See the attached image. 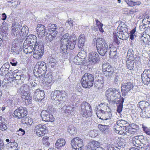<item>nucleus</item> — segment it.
I'll list each match as a JSON object with an SVG mask.
<instances>
[{
    "label": "nucleus",
    "mask_w": 150,
    "mask_h": 150,
    "mask_svg": "<svg viewBox=\"0 0 150 150\" xmlns=\"http://www.w3.org/2000/svg\"><path fill=\"white\" fill-rule=\"evenodd\" d=\"M71 37L69 34L66 33L61 39V49L64 53L67 52V50H72L75 47L76 41L73 40V42L70 41Z\"/></svg>",
    "instance_id": "nucleus-1"
},
{
    "label": "nucleus",
    "mask_w": 150,
    "mask_h": 150,
    "mask_svg": "<svg viewBox=\"0 0 150 150\" xmlns=\"http://www.w3.org/2000/svg\"><path fill=\"white\" fill-rule=\"evenodd\" d=\"M51 95L52 99L54 100L58 104L60 105L64 103H65L68 100L67 93L63 90H55L52 91Z\"/></svg>",
    "instance_id": "nucleus-2"
},
{
    "label": "nucleus",
    "mask_w": 150,
    "mask_h": 150,
    "mask_svg": "<svg viewBox=\"0 0 150 150\" xmlns=\"http://www.w3.org/2000/svg\"><path fill=\"white\" fill-rule=\"evenodd\" d=\"M96 47L100 55L104 56L107 55L108 45L104 38H100L97 39Z\"/></svg>",
    "instance_id": "nucleus-3"
},
{
    "label": "nucleus",
    "mask_w": 150,
    "mask_h": 150,
    "mask_svg": "<svg viewBox=\"0 0 150 150\" xmlns=\"http://www.w3.org/2000/svg\"><path fill=\"white\" fill-rule=\"evenodd\" d=\"M93 75L89 73H86L81 80L82 86L84 88H90L93 86L94 82Z\"/></svg>",
    "instance_id": "nucleus-4"
},
{
    "label": "nucleus",
    "mask_w": 150,
    "mask_h": 150,
    "mask_svg": "<svg viewBox=\"0 0 150 150\" xmlns=\"http://www.w3.org/2000/svg\"><path fill=\"white\" fill-rule=\"evenodd\" d=\"M47 70L46 65L43 62H38L34 70V75L37 77H40Z\"/></svg>",
    "instance_id": "nucleus-5"
},
{
    "label": "nucleus",
    "mask_w": 150,
    "mask_h": 150,
    "mask_svg": "<svg viewBox=\"0 0 150 150\" xmlns=\"http://www.w3.org/2000/svg\"><path fill=\"white\" fill-rule=\"evenodd\" d=\"M105 95L109 101L113 100L114 98L117 100L121 97L120 90L114 88H108L106 91Z\"/></svg>",
    "instance_id": "nucleus-6"
},
{
    "label": "nucleus",
    "mask_w": 150,
    "mask_h": 150,
    "mask_svg": "<svg viewBox=\"0 0 150 150\" xmlns=\"http://www.w3.org/2000/svg\"><path fill=\"white\" fill-rule=\"evenodd\" d=\"M81 113L83 117L87 118L92 115V109L89 103L85 101L83 102L81 104Z\"/></svg>",
    "instance_id": "nucleus-7"
},
{
    "label": "nucleus",
    "mask_w": 150,
    "mask_h": 150,
    "mask_svg": "<svg viewBox=\"0 0 150 150\" xmlns=\"http://www.w3.org/2000/svg\"><path fill=\"white\" fill-rule=\"evenodd\" d=\"M71 144L73 150H82L83 148V141L79 137L73 139Z\"/></svg>",
    "instance_id": "nucleus-8"
},
{
    "label": "nucleus",
    "mask_w": 150,
    "mask_h": 150,
    "mask_svg": "<svg viewBox=\"0 0 150 150\" xmlns=\"http://www.w3.org/2000/svg\"><path fill=\"white\" fill-rule=\"evenodd\" d=\"M28 114L27 108L21 106L16 109L14 112V117L18 119H21L26 117Z\"/></svg>",
    "instance_id": "nucleus-9"
},
{
    "label": "nucleus",
    "mask_w": 150,
    "mask_h": 150,
    "mask_svg": "<svg viewBox=\"0 0 150 150\" xmlns=\"http://www.w3.org/2000/svg\"><path fill=\"white\" fill-rule=\"evenodd\" d=\"M102 67L105 76L108 79H111L113 73V68L108 63L103 64Z\"/></svg>",
    "instance_id": "nucleus-10"
},
{
    "label": "nucleus",
    "mask_w": 150,
    "mask_h": 150,
    "mask_svg": "<svg viewBox=\"0 0 150 150\" xmlns=\"http://www.w3.org/2000/svg\"><path fill=\"white\" fill-rule=\"evenodd\" d=\"M99 119L105 121L111 119L112 114L110 111H105L102 109L98 111L96 113Z\"/></svg>",
    "instance_id": "nucleus-11"
},
{
    "label": "nucleus",
    "mask_w": 150,
    "mask_h": 150,
    "mask_svg": "<svg viewBox=\"0 0 150 150\" xmlns=\"http://www.w3.org/2000/svg\"><path fill=\"white\" fill-rule=\"evenodd\" d=\"M21 25L16 23H13L12 26V30L11 31L12 36L14 38H20V28Z\"/></svg>",
    "instance_id": "nucleus-12"
},
{
    "label": "nucleus",
    "mask_w": 150,
    "mask_h": 150,
    "mask_svg": "<svg viewBox=\"0 0 150 150\" xmlns=\"http://www.w3.org/2000/svg\"><path fill=\"white\" fill-rule=\"evenodd\" d=\"M40 115L42 120L45 121L52 122L54 120V118L52 114L46 110H42Z\"/></svg>",
    "instance_id": "nucleus-13"
},
{
    "label": "nucleus",
    "mask_w": 150,
    "mask_h": 150,
    "mask_svg": "<svg viewBox=\"0 0 150 150\" xmlns=\"http://www.w3.org/2000/svg\"><path fill=\"white\" fill-rule=\"evenodd\" d=\"M88 60L92 64H95L99 61V57L97 53L95 52H90L88 57Z\"/></svg>",
    "instance_id": "nucleus-14"
},
{
    "label": "nucleus",
    "mask_w": 150,
    "mask_h": 150,
    "mask_svg": "<svg viewBox=\"0 0 150 150\" xmlns=\"http://www.w3.org/2000/svg\"><path fill=\"white\" fill-rule=\"evenodd\" d=\"M44 91L39 89H36L34 92L33 98L36 101H41L44 97Z\"/></svg>",
    "instance_id": "nucleus-15"
},
{
    "label": "nucleus",
    "mask_w": 150,
    "mask_h": 150,
    "mask_svg": "<svg viewBox=\"0 0 150 150\" xmlns=\"http://www.w3.org/2000/svg\"><path fill=\"white\" fill-rule=\"evenodd\" d=\"M47 127L45 125L39 124L36 126L35 127L36 133L39 136H43L46 133Z\"/></svg>",
    "instance_id": "nucleus-16"
},
{
    "label": "nucleus",
    "mask_w": 150,
    "mask_h": 150,
    "mask_svg": "<svg viewBox=\"0 0 150 150\" xmlns=\"http://www.w3.org/2000/svg\"><path fill=\"white\" fill-rule=\"evenodd\" d=\"M20 40L21 41L23 40L27 36L28 31V28L25 25L22 27L21 25V27L20 28Z\"/></svg>",
    "instance_id": "nucleus-17"
},
{
    "label": "nucleus",
    "mask_w": 150,
    "mask_h": 150,
    "mask_svg": "<svg viewBox=\"0 0 150 150\" xmlns=\"http://www.w3.org/2000/svg\"><path fill=\"white\" fill-rule=\"evenodd\" d=\"M133 86L132 83L129 82L127 83H124L122 84L121 86V91L123 94H125L129 91Z\"/></svg>",
    "instance_id": "nucleus-18"
},
{
    "label": "nucleus",
    "mask_w": 150,
    "mask_h": 150,
    "mask_svg": "<svg viewBox=\"0 0 150 150\" xmlns=\"http://www.w3.org/2000/svg\"><path fill=\"white\" fill-rule=\"evenodd\" d=\"M38 34L40 37H43L45 36L47 33V29L44 25L38 24L37 25L36 28Z\"/></svg>",
    "instance_id": "nucleus-19"
},
{
    "label": "nucleus",
    "mask_w": 150,
    "mask_h": 150,
    "mask_svg": "<svg viewBox=\"0 0 150 150\" xmlns=\"http://www.w3.org/2000/svg\"><path fill=\"white\" fill-rule=\"evenodd\" d=\"M124 99L123 98H120L116 100L115 99L113 103H116L117 105V111L118 113H120L122 111L123 108V103L124 102Z\"/></svg>",
    "instance_id": "nucleus-20"
},
{
    "label": "nucleus",
    "mask_w": 150,
    "mask_h": 150,
    "mask_svg": "<svg viewBox=\"0 0 150 150\" xmlns=\"http://www.w3.org/2000/svg\"><path fill=\"white\" fill-rule=\"evenodd\" d=\"M100 145L99 142L93 140L88 144L87 148L88 150H96L98 147H101Z\"/></svg>",
    "instance_id": "nucleus-21"
},
{
    "label": "nucleus",
    "mask_w": 150,
    "mask_h": 150,
    "mask_svg": "<svg viewBox=\"0 0 150 150\" xmlns=\"http://www.w3.org/2000/svg\"><path fill=\"white\" fill-rule=\"evenodd\" d=\"M52 76L51 73H48L45 76L42 80V82L45 83L47 86L51 85L52 83Z\"/></svg>",
    "instance_id": "nucleus-22"
},
{
    "label": "nucleus",
    "mask_w": 150,
    "mask_h": 150,
    "mask_svg": "<svg viewBox=\"0 0 150 150\" xmlns=\"http://www.w3.org/2000/svg\"><path fill=\"white\" fill-rule=\"evenodd\" d=\"M10 65L8 63H5L3 64L0 69V74L2 76H4L10 73L9 71H8L10 68Z\"/></svg>",
    "instance_id": "nucleus-23"
},
{
    "label": "nucleus",
    "mask_w": 150,
    "mask_h": 150,
    "mask_svg": "<svg viewBox=\"0 0 150 150\" xmlns=\"http://www.w3.org/2000/svg\"><path fill=\"white\" fill-rule=\"evenodd\" d=\"M97 77V79H96L95 81L94 86L95 87L98 89L100 88L103 86V77L99 76L98 75Z\"/></svg>",
    "instance_id": "nucleus-24"
},
{
    "label": "nucleus",
    "mask_w": 150,
    "mask_h": 150,
    "mask_svg": "<svg viewBox=\"0 0 150 150\" xmlns=\"http://www.w3.org/2000/svg\"><path fill=\"white\" fill-rule=\"evenodd\" d=\"M22 95V98L26 105H28L31 103V98L28 93H25Z\"/></svg>",
    "instance_id": "nucleus-25"
},
{
    "label": "nucleus",
    "mask_w": 150,
    "mask_h": 150,
    "mask_svg": "<svg viewBox=\"0 0 150 150\" xmlns=\"http://www.w3.org/2000/svg\"><path fill=\"white\" fill-rule=\"evenodd\" d=\"M27 38L29 41L30 44L34 46L37 43V38L36 36L33 35H30L27 37Z\"/></svg>",
    "instance_id": "nucleus-26"
},
{
    "label": "nucleus",
    "mask_w": 150,
    "mask_h": 150,
    "mask_svg": "<svg viewBox=\"0 0 150 150\" xmlns=\"http://www.w3.org/2000/svg\"><path fill=\"white\" fill-rule=\"evenodd\" d=\"M78 40V46L79 48H81L84 46L86 41L84 35L81 34L79 36Z\"/></svg>",
    "instance_id": "nucleus-27"
},
{
    "label": "nucleus",
    "mask_w": 150,
    "mask_h": 150,
    "mask_svg": "<svg viewBox=\"0 0 150 150\" xmlns=\"http://www.w3.org/2000/svg\"><path fill=\"white\" fill-rule=\"evenodd\" d=\"M8 128L6 121L4 118L0 116V129L4 131Z\"/></svg>",
    "instance_id": "nucleus-28"
},
{
    "label": "nucleus",
    "mask_w": 150,
    "mask_h": 150,
    "mask_svg": "<svg viewBox=\"0 0 150 150\" xmlns=\"http://www.w3.org/2000/svg\"><path fill=\"white\" fill-rule=\"evenodd\" d=\"M22 50L20 45H12L11 52L14 55H16L19 54V52Z\"/></svg>",
    "instance_id": "nucleus-29"
},
{
    "label": "nucleus",
    "mask_w": 150,
    "mask_h": 150,
    "mask_svg": "<svg viewBox=\"0 0 150 150\" xmlns=\"http://www.w3.org/2000/svg\"><path fill=\"white\" fill-rule=\"evenodd\" d=\"M66 142L64 139H57L55 144V147L57 149H59L65 144Z\"/></svg>",
    "instance_id": "nucleus-30"
},
{
    "label": "nucleus",
    "mask_w": 150,
    "mask_h": 150,
    "mask_svg": "<svg viewBox=\"0 0 150 150\" xmlns=\"http://www.w3.org/2000/svg\"><path fill=\"white\" fill-rule=\"evenodd\" d=\"M98 127L100 131L105 134H107L109 133V128L108 126L99 124Z\"/></svg>",
    "instance_id": "nucleus-31"
},
{
    "label": "nucleus",
    "mask_w": 150,
    "mask_h": 150,
    "mask_svg": "<svg viewBox=\"0 0 150 150\" xmlns=\"http://www.w3.org/2000/svg\"><path fill=\"white\" fill-rule=\"evenodd\" d=\"M127 57V59L134 60L135 58L137 57V55H134V52L133 50L130 49L128 51Z\"/></svg>",
    "instance_id": "nucleus-32"
},
{
    "label": "nucleus",
    "mask_w": 150,
    "mask_h": 150,
    "mask_svg": "<svg viewBox=\"0 0 150 150\" xmlns=\"http://www.w3.org/2000/svg\"><path fill=\"white\" fill-rule=\"evenodd\" d=\"M127 68L130 70H132L135 66V63L134 60L127 59L126 61Z\"/></svg>",
    "instance_id": "nucleus-33"
},
{
    "label": "nucleus",
    "mask_w": 150,
    "mask_h": 150,
    "mask_svg": "<svg viewBox=\"0 0 150 150\" xmlns=\"http://www.w3.org/2000/svg\"><path fill=\"white\" fill-rule=\"evenodd\" d=\"M51 25L53 28L50 29L49 30V33L51 34L53 37H55L58 33L57 28L56 27L57 26L55 25V24H53Z\"/></svg>",
    "instance_id": "nucleus-34"
},
{
    "label": "nucleus",
    "mask_w": 150,
    "mask_h": 150,
    "mask_svg": "<svg viewBox=\"0 0 150 150\" xmlns=\"http://www.w3.org/2000/svg\"><path fill=\"white\" fill-rule=\"evenodd\" d=\"M43 52L34 49L33 54V57L37 59H41L43 55Z\"/></svg>",
    "instance_id": "nucleus-35"
},
{
    "label": "nucleus",
    "mask_w": 150,
    "mask_h": 150,
    "mask_svg": "<svg viewBox=\"0 0 150 150\" xmlns=\"http://www.w3.org/2000/svg\"><path fill=\"white\" fill-rule=\"evenodd\" d=\"M115 131L117 133L120 134H123V131L124 129H122V127H120L119 125L117 123L114 125L113 127Z\"/></svg>",
    "instance_id": "nucleus-36"
},
{
    "label": "nucleus",
    "mask_w": 150,
    "mask_h": 150,
    "mask_svg": "<svg viewBox=\"0 0 150 150\" xmlns=\"http://www.w3.org/2000/svg\"><path fill=\"white\" fill-rule=\"evenodd\" d=\"M67 132L71 135H74L77 133L76 128L73 125L69 126L67 129Z\"/></svg>",
    "instance_id": "nucleus-37"
},
{
    "label": "nucleus",
    "mask_w": 150,
    "mask_h": 150,
    "mask_svg": "<svg viewBox=\"0 0 150 150\" xmlns=\"http://www.w3.org/2000/svg\"><path fill=\"white\" fill-rule=\"evenodd\" d=\"M35 49H34L37 50H39L40 52H44V49L43 44L38 41L37 44L34 46Z\"/></svg>",
    "instance_id": "nucleus-38"
},
{
    "label": "nucleus",
    "mask_w": 150,
    "mask_h": 150,
    "mask_svg": "<svg viewBox=\"0 0 150 150\" xmlns=\"http://www.w3.org/2000/svg\"><path fill=\"white\" fill-rule=\"evenodd\" d=\"M35 47L33 45H30L27 47H25L23 49L24 52L26 54L30 53L34 50Z\"/></svg>",
    "instance_id": "nucleus-39"
},
{
    "label": "nucleus",
    "mask_w": 150,
    "mask_h": 150,
    "mask_svg": "<svg viewBox=\"0 0 150 150\" xmlns=\"http://www.w3.org/2000/svg\"><path fill=\"white\" fill-rule=\"evenodd\" d=\"M85 56H86V55L84 57H83V58L80 57L78 56H75L74 59V62L77 65H80L82 62L83 61V59H85Z\"/></svg>",
    "instance_id": "nucleus-40"
},
{
    "label": "nucleus",
    "mask_w": 150,
    "mask_h": 150,
    "mask_svg": "<svg viewBox=\"0 0 150 150\" xmlns=\"http://www.w3.org/2000/svg\"><path fill=\"white\" fill-rule=\"evenodd\" d=\"M20 90L23 93V94L25 93H29V87L27 84H25L20 87Z\"/></svg>",
    "instance_id": "nucleus-41"
},
{
    "label": "nucleus",
    "mask_w": 150,
    "mask_h": 150,
    "mask_svg": "<svg viewBox=\"0 0 150 150\" xmlns=\"http://www.w3.org/2000/svg\"><path fill=\"white\" fill-rule=\"evenodd\" d=\"M126 26V25L123 24L122 26H119L117 27V29L120 32L126 33V32H127L128 31V29Z\"/></svg>",
    "instance_id": "nucleus-42"
},
{
    "label": "nucleus",
    "mask_w": 150,
    "mask_h": 150,
    "mask_svg": "<svg viewBox=\"0 0 150 150\" xmlns=\"http://www.w3.org/2000/svg\"><path fill=\"white\" fill-rule=\"evenodd\" d=\"M141 78L143 82L145 84H148L150 81V78L145 76L142 74L141 75Z\"/></svg>",
    "instance_id": "nucleus-43"
},
{
    "label": "nucleus",
    "mask_w": 150,
    "mask_h": 150,
    "mask_svg": "<svg viewBox=\"0 0 150 150\" xmlns=\"http://www.w3.org/2000/svg\"><path fill=\"white\" fill-rule=\"evenodd\" d=\"M121 80V76L119 74H117L115 75V78L114 79V83L115 84L118 85L120 83V82Z\"/></svg>",
    "instance_id": "nucleus-44"
},
{
    "label": "nucleus",
    "mask_w": 150,
    "mask_h": 150,
    "mask_svg": "<svg viewBox=\"0 0 150 150\" xmlns=\"http://www.w3.org/2000/svg\"><path fill=\"white\" fill-rule=\"evenodd\" d=\"M23 119V120H24V123H25L28 125H31L32 123V119L28 117H24Z\"/></svg>",
    "instance_id": "nucleus-45"
},
{
    "label": "nucleus",
    "mask_w": 150,
    "mask_h": 150,
    "mask_svg": "<svg viewBox=\"0 0 150 150\" xmlns=\"http://www.w3.org/2000/svg\"><path fill=\"white\" fill-rule=\"evenodd\" d=\"M116 50H117L116 49L114 50H110L109 52V57L116 59L117 57V55Z\"/></svg>",
    "instance_id": "nucleus-46"
},
{
    "label": "nucleus",
    "mask_w": 150,
    "mask_h": 150,
    "mask_svg": "<svg viewBox=\"0 0 150 150\" xmlns=\"http://www.w3.org/2000/svg\"><path fill=\"white\" fill-rule=\"evenodd\" d=\"M132 142L134 146L137 147L139 144L140 141L138 140V139L135 137H134L132 138Z\"/></svg>",
    "instance_id": "nucleus-47"
},
{
    "label": "nucleus",
    "mask_w": 150,
    "mask_h": 150,
    "mask_svg": "<svg viewBox=\"0 0 150 150\" xmlns=\"http://www.w3.org/2000/svg\"><path fill=\"white\" fill-rule=\"evenodd\" d=\"M49 137L47 136L44 137L42 139V142L44 145L47 146H48L50 144L49 142H48Z\"/></svg>",
    "instance_id": "nucleus-48"
},
{
    "label": "nucleus",
    "mask_w": 150,
    "mask_h": 150,
    "mask_svg": "<svg viewBox=\"0 0 150 150\" xmlns=\"http://www.w3.org/2000/svg\"><path fill=\"white\" fill-rule=\"evenodd\" d=\"M140 108L141 109H144V108L147 107L146 105H149V103L146 101H144L140 102L139 103Z\"/></svg>",
    "instance_id": "nucleus-49"
},
{
    "label": "nucleus",
    "mask_w": 150,
    "mask_h": 150,
    "mask_svg": "<svg viewBox=\"0 0 150 150\" xmlns=\"http://www.w3.org/2000/svg\"><path fill=\"white\" fill-rule=\"evenodd\" d=\"M64 109H65L64 111L65 113H69V112H71V111L73 110V108L69 105H67L64 106Z\"/></svg>",
    "instance_id": "nucleus-50"
},
{
    "label": "nucleus",
    "mask_w": 150,
    "mask_h": 150,
    "mask_svg": "<svg viewBox=\"0 0 150 150\" xmlns=\"http://www.w3.org/2000/svg\"><path fill=\"white\" fill-rule=\"evenodd\" d=\"M142 128H143V130L146 134L150 135V128H149L145 126L142 125Z\"/></svg>",
    "instance_id": "nucleus-51"
},
{
    "label": "nucleus",
    "mask_w": 150,
    "mask_h": 150,
    "mask_svg": "<svg viewBox=\"0 0 150 150\" xmlns=\"http://www.w3.org/2000/svg\"><path fill=\"white\" fill-rule=\"evenodd\" d=\"M21 77L20 75H17L16 76L13 77V81H16V82L18 85H20V82H20L19 81L21 79V78L20 79Z\"/></svg>",
    "instance_id": "nucleus-52"
},
{
    "label": "nucleus",
    "mask_w": 150,
    "mask_h": 150,
    "mask_svg": "<svg viewBox=\"0 0 150 150\" xmlns=\"http://www.w3.org/2000/svg\"><path fill=\"white\" fill-rule=\"evenodd\" d=\"M142 74L150 78V69H145Z\"/></svg>",
    "instance_id": "nucleus-53"
},
{
    "label": "nucleus",
    "mask_w": 150,
    "mask_h": 150,
    "mask_svg": "<svg viewBox=\"0 0 150 150\" xmlns=\"http://www.w3.org/2000/svg\"><path fill=\"white\" fill-rule=\"evenodd\" d=\"M126 135L128 136H130L131 134L129 128H128L126 127V129H125L123 131V134Z\"/></svg>",
    "instance_id": "nucleus-54"
},
{
    "label": "nucleus",
    "mask_w": 150,
    "mask_h": 150,
    "mask_svg": "<svg viewBox=\"0 0 150 150\" xmlns=\"http://www.w3.org/2000/svg\"><path fill=\"white\" fill-rule=\"evenodd\" d=\"M20 38H17L15 39L12 42V45H20V43L19 41V40L21 42L20 40Z\"/></svg>",
    "instance_id": "nucleus-55"
},
{
    "label": "nucleus",
    "mask_w": 150,
    "mask_h": 150,
    "mask_svg": "<svg viewBox=\"0 0 150 150\" xmlns=\"http://www.w3.org/2000/svg\"><path fill=\"white\" fill-rule=\"evenodd\" d=\"M46 34H47L46 40L47 41H51L53 39V38H54V37H53L52 35L49 33L48 34L47 33Z\"/></svg>",
    "instance_id": "nucleus-56"
},
{
    "label": "nucleus",
    "mask_w": 150,
    "mask_h": 150,
    "mask_svg": "<svg viewBox=\"0 0 150 150\" xmlns=\"http://www.w3.org/2000/svg\"><path fill=\"white\" fill-rule=\"evenodd\" d=\"M29 41H28V39L27 38H26V40H25L24 42L23 45V49L25 47H27V46L30 45V44L29 43Z\"/></svg>",
    "instance_id": "nucleus-57"
},
{
    "label": "nucleus",
    "mask_w": 150,
    "mask_h": 150,
    "mask_svg": "<svg viewBox=\"0 0 150 150\" xmlns=\"http://www.w3.org/2000/svg\"><path fill=\"white\" fill-rule=\"evenodd\" d=\"M18 134L20 136L24 135L25 133V131L22 128H20L19 130L17 131Z\"/></svg>",
    "instance_id": "nucleus-58"
},
{
    "label": "nucleus",
    "mask_w": 150,
    "mask_h": 150,
    "mask_svg": "<svg viewBox=\"0 0 150 150\" xmlns=\"http://www.w3.org/2000/svg\"><path fill=\"white\" fill-rule=\"evenodd\" d=\"M140 142L142 144H143V146L144 147H146V143L147 142V139L146 137H144L143 139H142Z\"/></svg>",
    "instance_id": "nucleus-59"
},
{
    "label": "nucleus",
    "mask_w": 150,
    "mask_h": 150,
    "mask_svg": "<svg viewBox=\"0 0 150 150\" xmlns=\"http://www.w3.org/2000/svg\"><path fill=\"white\" fill-rule=\"evenodd\" d=\"M54 108H52V105H50L48 107L47 110H45L47 112H50V113H52V111H53Z\"/></svg>",
    "instance_id": "nucleus-60"
},
{
    "label": "nucleus",
    "mask_w": 150,
    "mask_h": 150,
    "mask_svg": "<svg viewBox=\"0 0 150 150\" xmlns=\"http://www.w3.org/2000/svg\"><path fill=\"white\" fill-rule=\"evenodd\" d=\"M126 2L129 6L132 7L134 6V1L132 0H127Z\"/></svg>",
    "instance_id": "nucleus-61"
},
{
    "label": "nucleus",
    "mask_w": 150,
    "mask_h": 150,
    "mask_svg": "<svg viewBox=\"0 0 150 150\" xmlns=\"http://www.w3.org/2000/svg\"><path fill=\"white\" fill-rule=\"evenodd\" d=\"M118 121H119V123H120V124H121V123L124 126H126V125L127 123V121L122 120H118Z\"/></svg>",
    "instance_id": "nucleus-62"
},
{
    "label": "nucleus",
    "mask_w": 150,
    "mask_h": 150,
    "mask_svg": "<svg viewBox=\"0 0 150 150\" xmlns=\"http://www.w3.org/2000/svg\"><path fill=\"white\" fill-rule=\"evenodd\" d=\"M10 81L8 80V78H5L3 80L2 82L3 86H5V84L9 83Z\"/></svg>",
    "instance_id": "nucleus-63"
},
{
    "label": "nucleus",
    "mask_w": 150,
    "mask_h": 150,
    "mask_svg": "<svg viewBox=\"0 0 150 150\" xmlns=\"http://www.w3.org/2000/svg\"><path fill=\"white\" fill-rule=\"evenodd\" d=\"M147 25L144 23L139 26V28L140 30L142 31H143L146 28Z\"/></svg>",
    "instance_id": "nucleus-64"
}]
</instances>
